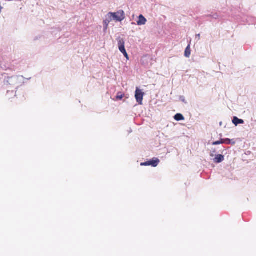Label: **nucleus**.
Segmentation results:
<instances>
[{
	"label": "nucleus",
	"mask_w": 256,
	"mask_h": 256,
	"mask_svg": "<svg viewBox=\"0 0 256 256\" xmlns=\"http://www.w3.org/2000/svg\"><path fill=\"white\" fill-rule=\"evenodd\" d=\"M108 14L112 20L116 22H122L125 18L124 12L122 10H120L116 12H109Z\"/></svg>",
	"instance_id": "1"
},
{
	"label": "nucleus",
	"mask_w": 256,
	"mask_h": 256,
	"mask_svg": "<svg viewBox=\"0 0 256 256\" xmlns=\"http://www.w3.org/2000/svg\"><path fill=\"white\" fill-rule=\"evenodd\" d=\"M23 78L22 76H14L6 78L5 80L9 84L14 86L18 84L19 82L22 81Z\"/></svg>",
	"instance_id": "2"
},
{
	"label": "nucleus",
	"mask_w": 256,
	"mask_h": 256,
	"mask_svg": "<svg viewBox=\"0 0 256 256\" xmlns=\"http://www.w3.org/2000/svg\"><path fill=\"white\" fill-rule=\"evenodd\" d=\"M144 94V92H143L141 90L139 89L138 88H136L135 92V98L136 102L138 103L139 104L142 105V100Z\"/></svg>",
	"instance_id": "3"
},
{
	"label": "nucleus",
	"mask_w": 256,
	"mask_h": 256,
	"mask_svg": "<svg viewBox=\"0 0 256 256\" xmlns=\"http://www.w3.org/2000/svg\"><path fill=\"white\" fill-rule=\"evenodd\" d=\"M160 160L157 158H154L152 160L147 161L144 162H142L140 166H152L153 167H156L159 164Z\"/></svg>",
	"instance_id": "4"
},
{
	"label": "nucleus",
	"mask_w": 256,
	"mask_h": 256,
	"mask_svg": "<svg viewBox=\"0 0 256 256\" xmlns=\"http://www.w3.org/2000/svg\"><path fill=\"white\" fill-rule=\"evenodd\" d=\"M232 140L229 138H222L220 140H218L212 142V145H218L220 144H231Z\"/></svg>",
	"instance_id": "5"
},
{
	"label": "nucleus",
	"mask_w": 256,
	"mask_h": 256,
	"mask_svg": "<svg viewBox=\"0 0 256 256\" xmlns=\"http://www.w3.org/2000/svg\"><path fill=\"white\" fill-rule=\"evenodd\" d=\"M112 20V18H110V16H108V14H106V19L104 20V31H106L107 30L108 26L110 22Z\"/></svg>",
	"instance_id": "6"
},
{
	"label": "nucleus",
	"mask_w": 256,
	"mask_h": 256,
	"mask_svg": "<svg viewBox=\"0 0 256 256\" xmlns=\"http://www.w3.org/2000/svg\"><path fill=\"white\" fill-rule=\"evenodd\" d=\"M146 22V19L142 14H140L138 16V20L137 21V24L138 26L144 25Z\"/></svg>",
	"instance_id": "7"
},
{
	"label": "nucleus",
	"mask_w": 256,
	"mask_h": 256,
	"mask_svg": "<svg viewBox=\"0 0 256 256\" xmlns=\"http://www.w3.org/2000/svg\"><path fill=\"white\" fill-rule=\"evenodd\" d=\"M224 160V156L222 154H217L216 156L214 161L215 163L222 162Z\"/></svg>",
	"instance_id": "8"
},
{
	"label": "nucleus",
	"mask_w": 256,
	"mask_h": 256,
	"mask_svg": "<svg viewBox=\"0 0 256 256\" xmlns=\"http://www.w3.org/2000/svg\"><path fill=\"white\" fill-rule=\"evenodd\" d=\"M232 122L236 126H237L239 124H243L244 123V120L239 119L236 116L234 117Z\"/></svg>",
	"instance_id": "9"
},
{
	"label": "nucleus",
	"mask_w": 256,
	"mask_h": 256,
	"mask_svg": "<svg viewBox=\"0 0 256 256\" xmlns=\"http://www.w3.org/2000/svg\"><path fill=\"white\" fill-rule=\"evenodd\" d=\"M191 54V50L190 48V45L188 44V46L186 48L185 51H184V56L186 58H190Z\"/></svg>",
	"instance_id": "10"
},
{
	"label": "nucleus",
	"mask_w": 256,
	"mask_h": 256,
	"mask_svg": "<svg viewBox=\"0 0 256 256\" xmlns=\"http://www.w3.org/2000/svg\"><path fill=\"white\" fill-rule=\"evenodd\" d=\"M174 119L177 121L184 120V116L180 114H177L174 116Z\"/></svg>",
	"instance_id": "11"
},
{
	"label": "nucleus",
	"mask_w": 256,
	"mask_h": 256,
	"mask_svg": "<svg viewBox=\"0 0 256 256\" xmlns=\"http://www.w3.org/2000/svg\"><path fill=\"white\" fill-rule=\"evenodd\" d=\"M118 46H124V41L122 38H119L118 40Z\"/></svg>",
	"instance_id": "12"
},
{
	"label": "nucleus",
	"mask_w": 256,
	"mask_h": 256,
	"mask_svg": "<svg viewBox=\"0 0 256 256\" xmlns=\"http://www.w3.org/2000/svg\"><path fill=\"white\" fill-rule=\"evenodd\" d=\"M118 48L122 54L123 52H126V49L124 46H118Z\"/></svg>",
	"instance_id": "13"
},
{
	"label": "nucleus",
	"mask_w": 256,
	"mask_h": 256,
	"mask_svg": "<svg viewBox=\"0 0 256 256\" xmlns=\"http://www.w3.org/2000/svg\"><path fill=\"white\" fill-rule=\"evenodd\" d=\"M116 98L118 100H122L123 98V94H122L120 92H118L116 96Z\"/></svg>",
	"instance_id": "14"
},
{
	"label": "nucleus",
	"mask_w": 256,
	"mask_h": 256,
	"mask_svg": "<svg viewBox=\"0 0 256 256\" xmlns=\"http://www.w3.org/2000/svg\"><path fill=\"white\" fill-rule=\"evenodd\" d=\"M180 100L182 102H184V103H186V101L185 100V98L184 96H180Z\"/></svg>",
	"instance_id": "15"
},
{
	"label": "nucleus",
	"mask_w": 256,
	"mask_h": 256,
	"mask_svg": "<svg viewBox=\"0 0 256 256\" xmlns=\"http://www.w3.org/2000/svg\"><path fill=\"white\" fill-rule=\"evenodd\" d=\"M122 54H124V56H125L126 58H128V54H127V52H126H126H123Z\"/></svg>",
	"instance_id": "16"
},
{
	"label": "nucleus",
	"mask_w": 256,
	"mask_h": 256,
	"mask_svg": "<svg viewBox=\"0 0 256 256\" xmlns=\"http://www.w3.org/2000/svg\"><path fill=\"white\" fill-rule=\"evenodd\" d=\"M196 38H198V40L200 39V34H197L196 35Z\"/></svg>",
	"instance_id": "17"
},
{
	"label": "nucleus",
	"mask_w": 256,
	"mask_h": 256,
	"mask_svg": "<svg viewBox=\"0 0 256 256\" xmlns=\"http://www.w3.org/2000/svg\"><path fill=\"white\" fill-rule=\"evenodd\" d=\"M210 156H211L213 157L214 155V154L211 153V154H210Z\"/></svg>",
	"instance_id": "18"
},
{
	"label": "nucleus",
	"mask_w": 256,
	"mask_h": 256,
	"mask_svg": "<svg viewBox=\"0 0 256 256\" xmlns=\"http://www.w3.org/2000/svg\"><path fill=\"white\" fill-rule=\"evenodd\" d=\"M220 126H222V122H220Z\"/></svg>",
	"instance_id": "19"
},
{
	"label": "nucleus",
	"mask_w": 256,
	"mask_h": 256,
	"mask_svg": "<svg viewBox=\"0 0 256 256\" xmlns=\"http://www.w3.org/2000/svg\"><path fill=\"white\" fill-rule=\"evenodd\" d=\"M232 144H235V142H232Z\"/></svg>",
	"instance_id": "20"
}]
</instances>
